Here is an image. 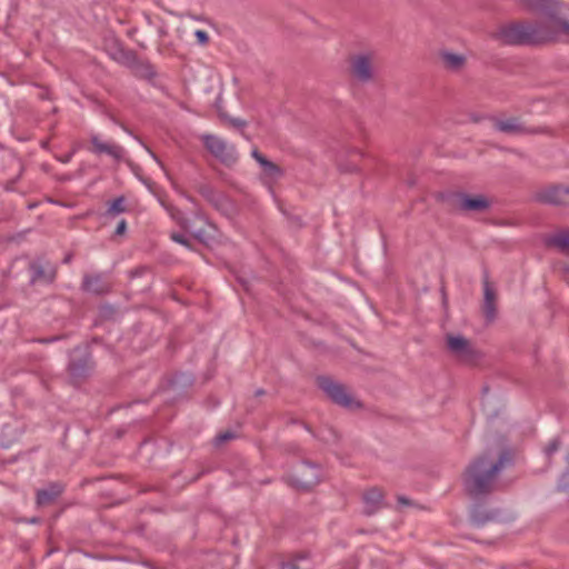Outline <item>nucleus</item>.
<instances>
[{"label":"nucleus","mask_w":569,"mask_h":569,"mask_svg":"<svg viewBox=\"0 0 569 569\" xmlns=\"http://www.w3.org/2000/svg\"><path fill=\"white\" fill-rule=\"evenodd\" d=\"M510 461L508 452H502L498 458L489 455L477 458L465 472L466 491L475 498L491 492L496 487L497 476Z\"/></svg>","instance_id":"1"},{"label":"nucleus","mask_w":569,"mask_h":569,"mask_svg":"<svg viewBox=\"0 0 569 569\" xmlns=\"http://www.w3.org/2000/svg\"><path fill=\"white\" fill-rule=\"evenodd\" d=\"M556 36L540 26L525 23L508 24L497 32V38L506 44L539 43L552 40Z\"/></svg>","instance_id":"2"},{"label":"nucleus","mask_w":569,"mask_h":569,"mask_svg":"<svg viewBox=\"0 0 569 569\" xmlns=\"http://www.w3.org/2000/svg\"><path fill=\"white\" fill-rule=\"evenodd\" d=\"M378 58L375 52H359L350 57L349 70L351 77L362 83L375 79Z\"/></svg>","instance_id":"3"},{"label":"nucleus","mask_w":569,"mask_h":569,"mask_svg":"<svg viewBox=\"0 0 569 569\" xmlns=\"http://www.w3.org/2000/svg\"><path fill=\"white\" fill-rule=\"evenodd\" d=\"M320 389L337 405L347 408L355 409L360 406L357 399L348 390L347 387L333 381L330 378L321 377L318 379Z\"/></svg>","instance_id":"4"},{"label":"nucleus","mask_w":569,"mask_h":569,"mask_svg":"<svg viewBox=\"0 0 569 569\" xmlns=\"http://www.w3.org/2000/svg\"><path fill=\"white\" fill-rule=\"evenodd\" d=\"M446 345L448 351L460 362L473 363L480 357L473 345L461 335H447Z\"/></svg>","instance_id":"5"},{"label":"nucleus","mask_w":569,"mask_h":569,"mask_svg":"<svg viewBox=\"0 0 569 569\" xmlns=\"http://www.w3.org/2000/svg\"><path fill=\"white\" fill-rule=\"evenodd\" d=\"M321 469L318 465L303 462L299 465L291 476L292 485L297 488L308 490L320 482Z\"/></svg>","instance_id":"6"},{"label":"nucleus","mask_w":569,"mask_h":569,"mask_svg":"<svg viewBox=\"0 0 569 569\" xmlns=\"http://www.w3.org/2000/svg\"><path fill=\"white\" fill-rule=\"evenodd\" d=\"M204 147L210 151L212 156L219 159L226 164L236 162L237 156L236 150L232 146H229L221 138L213 134H203L201 137Z\"/></svg>","instance_id":"7"},{"label":"nucleus","mask_w":569,"mask_h":569,"mask_svg":"<svg viewBox=\"0 0 569 569\" xmlns=\"http://www.w3.org/2000/svg\"><path fill=\"white\" fill-rule=\"evenodd\" d=\"M535 199L542 203L565 206L569 204L568 186H548L535 193Z\"/></svg>","instance_id":"8"},{"label":"nucleus","mask_w":569,"mask_h":569,"mask_svg":"<svg viewBox=\"0 0 569 569\" xmlns=\"http://www.w3.org/2000/svg\"><path fill=\"white\" fill-rule=\"evenodd\" d=\"M251 154L261 167V178L266 184L270 187L281 178L282 170L276 163L269 161L257 149L252 150Z\"/></svg>","instance_id":"9"},{"label":"nucleus","mask_w":569,"mask_h":569,"mask_svg":"<svg viewBox=\"0 0 569 569\" xmlns=\"http://www.w3.org/2000/svg\"><path fill=\"white\" fill-rule=\"evenodd\" d=\"M458 208L468 212H482L490 206V201L483 196L458 194Z\"/></svg>","instance_id":"10"},{"label":"nucleus","mask_w":569,"mask_h":569,"mask_svg":"<svg viewBox=\"0 0 569 569\" xmlns=\"http://www.w3.org/2000/svg\"><path fill=\"white\" fill-rule=\"evenodd\" d=\"M493 127L496 130L509 136H523L536 132V130L527 128L516 118L497 119L493 122Z\"/></svg>","instance_id":"11"},{"label":"nucleus","mask_w":569,"mask_h":569,"mask_svg":"<svg viewBox=\"0 0 569 569\" xmlns=\"http://www.w3.org/2000/svg\"><path fill=\"white\" fill-rule=\"evenodd\" d=\"M90 141L93 147L92 151L97 154L106 153L114 160H121L124 156V149L121 146L113 142H104L98 134H92Z\"/></svg>","instance_id":"12"},{"label":"nucleus","mask_w":569,"mask_h":569,"mask_svg":"<svg viewBox=\"0 0 569 569\" xmlns=\"http://www.w3.org/2000/svg\"><path fill=\"white\" fill-rule=\"evenodd\" d=\"M82 288L94 295H103L109 291L110 283L102 274H86L83 277Z\"/></svg>","instance_id":"13"},{"label":"nucleus","mask_w":569,"mask_h":569,"mask_svg":"<svg viewBox=\"0 0 569 569\" xmlns=\"http://www.w3.org/2000/svg\"><path fill=\"white\" fill-rule=\"evenodd\" d=\"M483 306L482 310L485 313V317L488 321H492L496 318L497 315V295L495 289L491 287V284L488 281H485L483 283Z\"/></svg>","instance_id":"14"},{"label":"nucleus","mask_w":569,"mask_h":569,"mask_svg":"<svg viewBox=\"0 0 569 569\" xmlns=\"http://www.w3.org/2000/svg\"><path fill=\"white\" fill-rule=\"evenodd\" d=\"M62 491L63 487L60 483H51L48 488L37 492V503L39 506L49 505L59 497Z\"/></svg>","instance_id":"15"},{"label":"nucleus","mask_w":569,"mask_h":569,"mask_svg":"<svg viewBox=\"0 0 569 569\" xmlns=\"http://www.w3.org/2000/svg\"><path fill=\"white\" fill-rule=\"evenodd\" d=\"M382 500V493L379 489L372 488L363 493L365 512L372 515L379 508Z\"/></svg>","instance_id":"16"},{"label":"nucleus","mask_w":569,"mask_h":569,"mask_svg":"<svg viewBox=\"0 0 569 569\" xmlns=\"http://www.w3.org/2000/svg\"><path fill=\"white\" fill-rule=\"evenodd\" d=\"M548 247H555L561 251L569 249V229L557 231L546 238Z\"/></svg>","instance_id":"17"},{"label":"nucleus","mask_w":569,"mask_h":569,"mask_svg":"<svg viewBox=\"0 0 569 569\" xmlns=\"http://www.w3.org/2000/svg\"><path fill=\"white\" fill-rule=\"evenodd\" d=\"M130 69L137 77L143 79H152L157 74L153 66L150 62L139 60L138 58Z\"/></svg>","instance_id":"18"},{"label":"nucleus","mask_w":569,"mask_h":569,"mask_svg":"<svg viewBox=\"0 0 569 569\" xmlns=\"http://www.w3.org/2000/svg\"><path fill=\"white\" fill-rule=\"evenodd\" d=\"M441 60L445 67L452 71H458L465 66V57L462 54L445 51L441 53Z\"/></svg>","instance_id":"19"},{"label":"nucleus","mask_w":569,"mask_h":569,"mask_svg":"<svg viewBox=\"0 0 569 569\" xmlns=\"http://www.w3.org/2000/svg\"><path fill=\"white\" fill-rule=\"evenodd\" d=\"M114 59L120 63L127 66L128 68H131V66L134 63L137 59V56L133 51L119 49V51L114 56Z\"/></svg>","instance_id":"20"},{"label":"nucleus","mask_w":569,"mask_h":569,"mask_svg":"<svg viewBox=\"0 0 569 569\" xmlns=\"http://www.w3.org/2000/svg\"><path fill=\"white\" fill-rule=\"evenodd\" d=\"M162 206L166 208V210L168 211V213L170 214V217L177 221V223H179L183 229L186 230H189V226H188V222L187 220L183 218L181 211L179 209H177L176 207L173 206H167L164 203H162Z\"/></svg>","instance_id":"21"},{"label":"nucleus","mask_w":569,"mask_h":569,"mask_svg":"<svg viewBox=\"0 0 569 569\" xmlns=\"http://www.w3.org/2000/svg\"><path fill=\"white\" fill-rule=\"evenodd\" d=\"M124 211H126L124 198L123 197H119V198L114 199L110 203V206H109V208L107 210V213L109 216L114 217V216H118V214H120V213H122Z\"/></svg>","instance_id":"22"},{"label":"nucleus","mask_w":569,"mask_h":569,"mask_svg":"<svg viewBox=\"0 0 569 569\" xmlns=\"http://www.w3.org/2000/svg\"><path fill=\"white\" fill-rule=\"evenodd\" d=\"M566 461H567V469L566 471L562 473L561 476V479H560V482H559V488L561 490H567L569 489V450H568V453L566 456Z\"/></svg>","instance_id":"23"},{"label":"nucleus","mask_w":569,"mask_h":569,"mask_svg":"<svg viewBox=\"0 0 569 569\" xmlns=\"http://www.w3.org/2000/svg\"><path fill=\"white\" fill-rule=\"evenodd\" d=\"M234 438V435L230 431H226V432H222V433H219L217 437H216V443L217 445H221L230 439H233Z\"/></svg>","instance_id":"24"},{"label":"nucleus","mask_w":569,"mask_h":569,"mask_svg":"<svg viewBox=\"0 0 569 569\" xmlns=\"http://www.w3.org/2000/svg\"><path fill=\"white\" fill-rule=\"evenodd\" d=\"M194 37L197 38V40H198V42H199L200 44H203V46H204V44H207V43L209 42V36H208V33H207L206 31H203V30H197V31L194 32Z\"/></svg>","instance_id":"25"},{"label":"nucleus","mask_w":569,"mask_h":569,"mask_svg":"<svg viewBox=\"0 0 569 569\" xmlns=\"http://www.w3.org/2000/svg\"><path fill=\"white\" fill-rule=\"evenodd\" d=\"M171 239L174 241V242H178L180 244H183V246H189V241L188 239L183 236V234H180V233H172L171 234Z\"/></svg>","instance_id":"26"},{"label":"nucleus","mask_w":569,"mask_h":569,"mask_svg":"<svg viewBox=\"0 0 569 569\" xmlns=\"http://www.w3.org/2000/svg\"><path fill=\"white\" fill-rule=\"evenodd\" d=\"M552 0H526L527 4L531 8H539L545 2H551Z\"/></svg>","instance_id":"27"},{"label":"nucleus","mask_w":569,"mask_h":569,"mask_svg":"<svg viewBox=\"0 0 569 569\" xmlns=\"http://www.w3.org/2000/svg\"><path fill=\"white\" fill-rule=\"evenodd\" d=\"M558 442L557 441H552L548 445V447L546 448V453L547 456H551L552 453H555L557 450H558Z\"/></svg>","instance_id":"28"},{"label":"nucleus","mask_w":569,"mask_h":569,"mask_svg":"<svg viewBox=\"0 0 569 569\" xmlns=\"http://www.w3.org/2000/svg\"><path fill=\"white\" fill-rule=\"evenodd\" d=\"M126 230H127V222H126V220H121L117 226L116 234L121 236L126 232Z\"/></svg>","instance_id":"29"},{"label":"nucleus","mask_w":569,"mask_h":569,"mask_svg":"<svg viewBox=\"0 0 569 569\" xmlns=\"http://www.w3.org/2000/svg\"><path fill=\"white\" fill-rule=\"evenodd\" d=\"M72 156H73V152H70V153H68V154H66V156H63V157L59 158V160H60L61 162H63V163H67V162H69V161L71 160Z\"/></svg>","instance_id":"30"},{"label":"nucleus","mask_w":569,"mask_h":569,"mask_svg":"<svg viewBox=\"0 0 569 569\" xmlns=\"http://www.w3.org/2000/svg\"><path fill=\"white\" fill-rule=\"evenodd\" d=\"M281 569H298V567L295 563H283Z\"/></svg>","instance_id":"31"},{"label":"nucleus","mask_w":569,"mask_h":569,"mask_svg":"<svg viewBox=\"0 0 569 569\" xmlns=\"http://www.w3.org/2000/svg\"><path fill=\"white\" fill-rule=\"evenodd\" d=\"M231 122L234 127H243L244 126V122L239 119H233V120H231Z\"/></svg>","instance_id":"32"},{"label":"nucleus","mask_w":569,"mask_h":569,"mask_svg":"<svg viewBox=\"0 0 569 569\" xmlns=\"http://www.w3.org/2000/svg\"><path fill=\"white\" fill-rule=\"evenodd\" d=\"M194 237L201 241H206L204 236L200 230L194 232Z\"/></svg>","instance_id":"33"},{"label":"nucleus","mask_w":569,"mask_h":569,"mask_svg":"<svg viewBox=\"0 0 569 569\" xmlns=\"http://www.w3.org/2000/svg\"><path fill=\"white\" fill-rule=\"evenodd\" d=\"M398 501L401 503V505H409V500L405 497H399L398 498Z\"/></svg>","instance_id":"34"},{"label":"nucleus","mask_w":569,"mask_h":569,"mask_svg":"<svg viewBox=\"0 0 569 569\" xmlns=\"http://www.w3.org/2000/svg\"><path fill=\"white\" fill-rule=\"evenodd\" d=\"M473 522L477 525L482 523V521L480 519H478L476 516H473Z\"/></svg>","instance_id":"35"},{"label":"nucleus","mask_w":569,"mask_h":569,"mask_svg":"<svg viewBox=\"0 0 569 569\" xmlns=\"http://www.w3.org/2000/svg\"><path fill=\"white\" fill-rule=\"evenodd\" d=\"M566 280L569 282V268L567 269Z\"/></svg>","instance_id":"36"}]
</instances>
